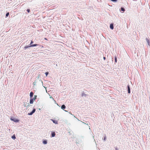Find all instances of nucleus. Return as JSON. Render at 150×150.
Instances as JSON below:
<instances>
[{
    "mask_svg": "<svg viewBox=\"0 0 150 150\" xmlns=\"http://www.w3.org/2000/svg\"><path fill=\"white\" fill-rule=\"evenodd\" d=\"M37 45V44H34V45H30L29 46V47H35V46L37 45ZM28 46H25V47H24V48H25V49H27V48H28Z\"/></svg>",
    "mask_w": 150,
    "mask_h": 150,
    "instance_id": "1",
    "label": "nucleus"
},
{
    "mask_svg": "<svg viewBox=\"0 0 150 150\" xmlns=\"http://www.w3.org/2000/svg\"><path fill=\"white\" fill-rule=\"evenodd\" d=\"M35 111V109H34L32 111V112H31L30 113H28V114L29 115H31L33 114V113H34Z\"/></svg>",
    "mask_w": 150,
    "mask_h": 150,
    "instance_id": "2",
    "label": "nucleus"
},
{
    "mask_svg": "<svg viewBox=\"0 0 150 150\" xmlns=\"http://www.w3.org/2000/svg\"><path fill=\"white\" fill-rule=\"evenodd\" d=\"M11 120L16 122H18L19 121L18 120V119H16L15 118H11Z\"/></svg>",
    "mask_w": 150,
    "mask_h": 150,
    "instance_id": "3",
    "label": "nucleus"
},
{
    "mask_svg": "<svg viewBox=\"0 0 150 150\" xmlns=\"http://www.w3.org/2000/svg\"><path fill=\"white\" fill-rule=\"evenodd\" d=\"M127 88H128V93H129L130 92V87H129V85H128L127 86Z\"/></svg>",
    "mask_w": 150,
    "mask_h": 150,
    "instance_id": "4",
    "label": "nucleus"
},
{
    "mask_svg": "<svg viewBox=\"0 0 150 150\" xmlns=\"http://www.w3.org/2000/svg\"><path fill=\"white\" fill-rule=\"evenodd\" d=\"M110 28L112 29H113V24H110Z\"/></svg>",
    "mask_w": 150,
    "mask_h": 150,
    "instance_id": "5",
    "label": "nucleus"
},
{
    "mask_svg": "<svg viewBox=\"0 0 150 150\" xmlns=\"http://www.w3.org/2000/svg\"><path fill=\"white\" fill-rule=\"evenodd\" d=\"M52 120L53 121V123L55 124H57L58 123V122L57 120Z\"/></svg>",
    "mask_w": 150,
    "mask_h": 150,
    "instance_id": "6",
    "label": "nucleus"
},
{
    "mask_svg": "<svg viewBox=\"0 0 150 150\" xmlns=\"http://www.w3.org/2000/svg\"><path fill=\"white\" fill-rule=\"evenodd\" d=\"M66 108V106L64 105H63L61 106V108L64 109Z\"/></svg>",
    "mask_w": 150,
    "mask_h": 150,
    "instance_id": "7",
    "label": "nucleus"
},
{
    "mask_svg": "<svg viewBox=\"0 0 150 150\" xmlns=\"http://www.w3.org/2000/svg\"><path fill=\"white\" fill-rule=\"evenodd\" d=\"M55 133L54 132H52V137H53L55 136Z\"/></svg>",
    "mask_w": 150,
    "mask_h": 150,
    "instance_id": "8",
    "label": "nucleus"
},
{
    "mask_svg": "<svg viewBox=\"0 0 150 150\" xmlns=\"http://www.w3.org/2000/svg\"><path fill=\"white\" fill-rule=\"evenodd\" d=\"M146 40L147 42L148 43V45H149L150 44V42L149 40L147 38H146Z\"/></svg>",
    "mask_w": 150,
    "mask_h": 150,
    "instance_id": "9",
    "label": "nucleus"
},
{
    "mask_svg": "<svg viewBox=\"0 0 150 150\" xmlns=\"http://www.w3.org/2000/svg\"><path fill=\"white\" fill-rule=\"evenodd\" d=\"M33 99H31L30 100V104H32L33 103Z\"/></svg>",
    "mask_w": 150,
    "mask_h": 150,
    "instance_id": "10",
    "label": "nucleus"
},
{
    "mask_svg": "<svg viewBox=\"0 0 150 150\" xmlns=\"http://www.w3.org/2000/svg\"><path fill=\"white\" fill-rule=\"evenodd\" d=\"M33 93L31 92L30 93V97H32L33 96Z\"/></svg>",
    "mask_w": 150,
    "mask_h": 150,
    "instance_id": "11",
    "label": "nucleus"
},
{
    "mask_svg": "<svg viewBox=\"0 0 150 150\" xmlns=\"http://www.w3.org/2000/svg\"><path fill=\"white\" fill-rule=\"evenodd\" d=\"M43 143L44 144H47V141H46V140H44L43 142Z\"/></svg>",
    "mask_w": 150,
    "mask_h": 150,
    "instance_id": "12",
    "label": "nucleus"
},
{
    "mask_svg": "<svg viewBox=\"0 0 150 150\" xmlns=\"http://www.w3.org/2000/svg\"><path fill=\"white\" fill-rule=\"evenodd\" d=\"M12 138L13 139H16V137H15V135H13V136H12Z\"/></svg>",
    "mask_w": 150,
    "mask_h": 150,
    "instance_id": "13",
    "label": "nucleus"
},
{
    "mask_svg": "<svg viewBox=\"0 0 150 150\" xmlns=\"http://www.w3.org/2000/svg\"><path fill=\"white\" fill-rule=\"evenodd\" d=\"M115 62L116 63L117 62V57L116 56H115Z\"/></svg>",
    "mask_w": 150,
    "mask_h": 150,
    "instance_id": "14",
    "label": "nucleus"
},
{
    "mask_svg": "<svg viewBox=\"0 0 150 150\" xmlns=\"http://www.w3.org/2000/svg\"><path fill=\"white\" fill-rule=\"evenodd\" d=\"M121 11H122L123 12H124V11H125V9H124V8H121Z\"/></svg>",
    "mask_w": 150,
    "mask_h": 150,
    "instance_id": "15",
    "label": "nucleus"
},
{
    "mask_svg": "<svg viewBox=\"0 0 150 150\" xmlns=\"http://www.w3.org/2000/svg\"><path fill=\"white\" fill-rule=\"evenodd\" d=\"M36 97H37V96L36 95H35L34 96L33 99H34V100H35V99H36Z\"/></svg>",
    "mask_w": 150,
    "mask_h": 150,
    "instance_id": "16",
    "label": "nucleus"
},
{
    "mask_svg": "<svg viewBox=\"0 0 150 150\" xmlns=\"http://www.w3.org/2000/svg\"><path fill=\"white\" fill-rule=\"evenodd\" d=\"M9 15V13H8L6 14V16L7 17Z\"/></svg>",
    "mask_w": 150,
    "mask_h": 150,
    "instance_id": "17",
    "label": "nucleus"
},
{
    "mask_svg": "<svg viewBox=\"0 0 150 150\" xmlns=\"http://www.w3.org/2000/svg\"><path fill=\"white\" fill-rule=\"evenodd\" d=\"M45 74L46 76H47V75L48 74V72H46L45 73Z\"/></svg>",
    "mask_w": 150,
    "mask_h": 150,
    "instance_id": "18",
    "label": "nucleus"
},
{
    "mask_svg": "<svg viewBox=\"0 0 150 150\" xmlns=\"http://www.w3.org/2000/svg\"><path fill=\"white\" fill-rule=\"evenodd\" d=\"M27 11H28V13H29V12H30V9H27Z\"/></svg>",
    "mask_w": 150,
    "mask_h": 150,
    "instance_id": "19",
    "label": "nucleus"
},
{
    "mask_svg": "<svg viewBox=\"0 0 150 150\" xmlns=\"http://www.w3.org/2000/svg\"><path fill=\"white\" fill-rule=\"evenodd\" d=\"M111 1H117V0H110Z\"/></svg>",
    "mask_w": 150,
    "mask_h": 150,
    "instance_id": "20",
    "label": "nucleus"
},
{
    "mask_svg": "<svg viewBox=\"0 0 150 150\" xmlns=\"http://www.w3.org/2000/svg\"><path fill=\"white\" fill-rule=\"evenodd\" d=\"M33 42V41H31V42H30V45L31 44H32Z\"/></svg>",
    "mask_w": 150,
    "mask_h": 150,
    "instance_id": "21",
    "label": "nucleus"
},
{
    "mask_svg": "<svg viewBox=\"0 0 150 150\" xmlns=\"http://www.w3.org/2000/svg\"><path fill=\"white\" fill-rule=\"evenodd\" d=\"M115 149L116 150H118V149L117 148V147H116L115 148Z\"/></svg>",
    "mask_w": 150,
    "mask_h": 150,
    "instance_id": "22",
    "label": "nucleus"
},
{
    "mask_svg": "<svg viewBox=\"0 0 150 150\" xmlns=\"http://www.w3.org/2000/svg\"><path fill=\"white\" fill-rule=\"evenodd\" d=\"M103 59L105 60V57H104Z\"/></svg>",
    "mask_w": 150,
    "mask_h": 150,
    "instance_id": "23",
    "label": "nucleus"
},
{
    "mask_svg": "<svg viewBox=\"0 0 150 150\" xmlns=\"http://www.w3.org/2000/svg\"><path fill=\"white\" fill-rule=\"evenodd\" d=\"M45 40H47V38H45Z\"/></svg>",
    "mask_w": 150,
    "mask_h": 150,
    "instance_id": "24",
    "label": "nucleus"
},
{
    "mask_svg": "<svg viewBox=\"0 0 150 150\" xmlns=\"http://www.w3.org/2000/svg\"><path fill=\"white\" fill-rule=\"evenodd\" d=\"M105 137L104 138V140H105Z\"/></svg>",
    "mask_w": 150,
    "mask_h": 150,
    "instance_id": "25",
    "label": "nucleus"
}]
</instances>
